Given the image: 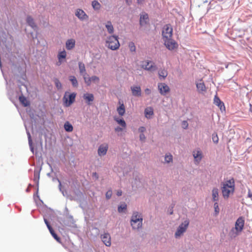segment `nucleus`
<instances>
[{
  "label": "nucleus",
  "instance_id": "obj_1",
  "mask_svg": "<svg viewBox=\"0 0 252 252\" xmlns=\"http://www.w3.org/2000/svg\"><path fill=\"white\" fill-rule=\"evenodd\" d=\"M221 189L223 197L227 199L232 195L235 190V181L233 178L224 181L221 184Z\"/></svg>",
  "mask_w": 252,
  "mask_h": 252
},
{
  "label": "nucleus",
  "instance_id": "obj_2",
  "mask_svg": "<svg viewBox=\"0 0 252 252\" xmlns=\"http://www.w3.org/2000/svg\"><path fill=\"white\" fill-rule=\"evenodd\" d=\"M245 223L244 219L241 217L236 220L235 227L232 228L229 233V236L231 238L236 237L242 231Z\"/></svg>",
  "mask_w": 252,
  "mask_h": 252
},
{
  "label": "nucleus",
  "instance_id": "obj_3",
  "mask_svg": "<svg viewBox=\"0 0 252 252\" xmlns=\"http://www.w3.org/2000/svg\"><path fill=\"white\" fill-rule=\"evenodd\" d=\"M106 46L112 50L118 49L120 46L118 36L111 35L108 37L106 40Z\"/></svg>",
  "mask_w": 252,
  "mask_h": 252
},
{
  "label": "nucleus",
  "instance_id": "obj_4",
  "mask_svg": "<svg viewBox=\"0 0 252 252\" xmlns=\"http://www.w3.org/2000/svg\"><path fill=\"white\" fill-rule=\"evenodd\" d=\"M142 218L140 214L137 212L133 213L131 220V225L134 229H138L142 225Z\"/></svg>",
  "mask_w": 252,
  "mask_h": 252
},
{
  "label": "nucleus",
  "instance_id": "obj_5",
  "mask_svg": "<svg viewBox=\"0 0 252 252\" xmlns=\"http://www.w3.org/2000/svg\"><path fill=\"white\" fill-rule=\"evenodd\" d=\"M76 94L74 93L70 94L66 92L63 98V105L65 107L70 106L74 101Z\"/></svg>",
  "mask_w": 252,
  "mask_h": 252
},
{
  "label": "nucleus",
  "instance_id": "obj_6",
  "mask_svg": "<svg viewBox=\"0 0 252 252\" xmlns=\"http://www.w3.org/2000/svg\"><path fill=\"white\" fill-rule=\"evenodd\" d=\"M162 35L163 40L172 37L173 28L170 24H166L164 26L162 31Z\"/></svg>",
  "mask_w": 252,
  "mask_h": 252
},
{
  "label": "nucleus",
  "instance_id": "obj_7",
  "mask_svg": "<svg viewBox=\"0 0 252 252\" xmlns=\"http://www.w3.org/2000/svg\"><path fill=\"white\" fill-rule=\"evenodd\" d=\"M164 45L170 51H174L178 48V43L172 37L163 40Z\"/></svg>",
  "mask_w": 252,
  "mask_h": 252
},
{
  "label": "nucleus",
  "instance_id": "obj_8",
  "mask_svg": "<svg viewBox=\"0 0 252 252\" xmlns=\"http://www.w3.org/2000/svg\"><path fill=\"white\" fill-rule=\"evenodd\" d=\"M140 66L143 69L150 71H155L157 69L155 63L149 60H145L141 62Z\"/></svg>",
  "mask_w": 252,
  "mask_h": 252
},
{
  "label": "nucleus",
  "instance_id": "obj_9",
  "mask_svg": "<svg viewBox=\"0 0 252 252\" xmlns=\"http://www.w3.org/2000/svg\"><path fill=\"white\" fill-rule=\"evenodd\" d=\"M189 223V220H186L179 225L175 234V236L176 238L180 237L186 231Z\"/></svg>",
  "mask_w": 252,
  "mask_h": 252
},
{
  "label": "nucleus",
  "instance_id": "obj_10",
  "mask_svg": "<svg viewBox=\"0 0 252 252\" xmlns=\"http://www.w3.org/2000/svg\"><path fill=\"white\" fill-rule=\"evenodd\" d=\"M158 89L161 95H165L170 92V88L167 85L164 83L158 84Z\"/></svg>",
  "mask_w": 252,
  "mask_h": 252
},
{
  "label": "nucleus",
  "instance_id": "obj_11",
  "mask_svg": "<svg viewBox=\"0 0 252 252\" xmlns=\"http://www.w3.org/2000/svg\"><path fill=\"white\" fill-rule=\"evenodd\" d=\"M83 78L84 79L85 83L87 86H90L92 82L98 83L99 81V79L96 76H93L91 77H87V75H83Z\"/></svg>",
  "mask_w": 252,
  "mask_h": 252
},
{
  "label": "nucleus",
  "instance_id": "obj_12",
  "mask_svg": "<svg viewBox=\"0 0 252 252\" xmlns=\"http://www.w3.org/2000/svg\"><path fill=\"white\" fill-rule=\"evenodd\" d=\"M193 157L194 161L197 164L201 161L203 155L201 151L199 149L195 150L192 152Z\"/></svg>",
  "mask_w": 252,
  "mask_h": 252
},
{
  "label": "nucleus",
  "instance_id": "obj_13",
  "mask_svg": "<svg viewBox=\"0 0 252 252\" xmlns=\"http://www.w3.org/2000/svg\"><path fill=\"white\" fill-rule=\"evenodd\" d=\"M75 16L81 21L87 20L89 18L86 13L81 9H77L76 10Z\"/></svg>",
  "mask_w": 252,
  "mask_h": 252
},
{
  "label": "nucleus",
  "instance_id": "obj_14",
  "mask_svg": "<svg viewBox=\"0 0 252 252\" xmlns=\"http://www.w3.org/2000/svg\"><path fill=\"white\" fill-rule=\"evenodd\" d=\"M101 238L103 243L108 247L111 246V237L109 233H104L101 236Z\"/></svg>",
  "mask_w": 252,
  "mask_h": 252
},
{
  "label": "nucleus",
  "instance_id": "obj_15",
  "mask_svg": "<svg viewBox=\"0 0 252 252\" xmlns=\"http://www.w3.org/2000/svg\"><path fill=\"white\" fill-rule=\"evenodd\" d=\"M214 103L218 106L221 111H225V108L223 102L220 100L217 95L214 97Z\"/></svg>",
  "mask_w": 252,
  "mask_h": 252
},
{
  "label": "nucleus",
  "instance_id": "obj_16",
  "mask_svg": "<svg viewBox=\"0 0 252 252\" xmlns=\"http://www.w3.org/2000/svg\"><path fill=\"white\" fill-rule=\"evenodd\" d=\"M108 146L107 144L101 145L98 149V154L100 156L106 155L108 150Z\"/></svg>",
  "mask_w": 252,
  "mask_h": 252
},
{
  "label": "nucleus",
  "instance_id": "obj_17",
  "mask_svg": "<svg viewBox=\"0 0 252 252\" xmlns=\"http://www.w3.org/2000/svg\"><path fill=\"white\" fill-rule=\"evenodd\" d=\"M131 90L133 95L140 96L141 95V89L140 86L131 87Z\"/></svg>",
  "mask_w": 252,
  "mask_h": 252
},
{
  "label": "nucleus",
  "instance_id": "obj_18",
  "mask_svg": "<svg viewBox=\"0 0 252 252\" xmlns=\"http://www.w3.org/2000/svg\"><path fill=\"white\" fill-rule=\"evenodd\" d=\"M83 98L88 105H90L91 102L94 100V96L92 94H85L83 95Z\"/></svg>",
  "mask_w": 252,
  "mask_h": 252
},
{
  "label": "nucleus",
  "instance_id": "obj_19",
  "mask_svg": "<svg viewBox=\"0 0 252 252\" xmlns=\"http://www.w3.org/2000/svg\"><path fill=\"white\" fill-rule=\"evenodd\" d=\"M196 85L197 91L199 93H202L206 92V88L204 82H203L202 80H200V82L197 83Z\"/></svg>",
  "mask_w": 252,
  "mask_h": 252
},
{
  "label": "nucleus",
  "instance_id": "obj_20",
  "mask_svg": "<svg viewBox=\"0 0 252 252\" xmlns=\"http://www.w3.org/2000/svg\"><path fill=\"white\" fill-rule=\"evenodd\" d=\"M149 20V16L147 13H143L140 15V24L141 26L146 24Z\"/></svg>",
  "mask_w": 252,
  "mask_h": 252
},
{
  "label": "nucleus",
  "instance_id": "obj_21",
  "mask_svg": "<svg viewBox=\"0 0 252 252\" xmlns=\"http://www.w3.org/2000/svg\"><path fill=\"white\" fill-rule=\"evenodd\" d=\"M212 195L213 201H218L219 200V195L218 189L216 188L213 189L212 190Z\"/></svg>",
  "mask_w": 252,
  "mask_h": 252
},
{
  "label": "nucleus",
  "instance_id": "obj_22",
  "mask_svg": "<svg viewBox=\"0 0 252 252\" xmlns=\"http://www.w3.org/2000/svg\"><path fill=\"white\" fill-rule=\"evenodd\" d=\"M75 44V41L73 39H70L67 40L66 42V48L67 50H71L73 49Z\"/></svg>",
  "mask_w": 252,
  "mask_h": 252
},
{
  "label": "nucleus",
  "instance_id": "obj_23",
  "mask_svg": "<svg viewBox=\"0 0 252 252\" xmlns=\"http://www.w3.org/2000/svg\"><path fill=\"white\" fill-rule=\"evenodd\" d=\"M119 104L120 105L117 108V111L119 115L122 116L125 114L126 112L125 107L123 103H121L120 101H119Z\"/></svg>",
  "mask_w": 252,
  "mask_h": 252
},
{
  "label": "nucleus",
  "instance_id": "obj_24",
  "mask_svg": "<svg viewBox=\"0 0 252 252\" xmlns=\"http://www.w3.org/2000/svg\"><path fill=\"white\" fill-rule=\"evenodd\" d=\"M145 117L147 118H150L154 115V110L151 107H149L145 109Z\"/></svg>",
  "mask_w": 252,
  "mask_h": 252
},
{
  "label": "nucleus",
  "instance_id": "obj_25",
  "mask_svg": "<svg viewBox=\"0 0 252 252\" xmlns=\"http://www.w3.org/2000/svg\"><path fill=\"white\" fill-rule=\"evenodd\" d=\"M114 120L117 122V123L121 126L123 128H125L126 127V123L123 119L119 118L116 116L114 117Z\"/></svg>",
  "mask_w": 252,
  "mask_h": 252
},
{
  "label": "nucleus",
  "instance_id": "obj_26",
  "mask_svg": "<svg viewBox=\"0 0 252 252\" xmlns=\"http://www.w3.org/2000/svg\"><path fill=\"white\" fill-rule=\"evenodd\" d=\"M27 22L33 29H36L37 27L34 22L33 19L30 16L27 17Z\"/></svg>",
  "mask_w": 252,
  "mask_h": 252
},
{
  "label": "nucleus",
  "instance_id": "obj_27",
  "mask_svg": "<svg viewBox=\"0 0 252 252\" xmlns=\"http://www.w3.org/2000/svg\"><path fill=\"white\" fill-rule=\"evenodd\" d=\"M105 27L107 29V32L109 33L112 34L114 32V28L110 21H108L106 23Z\"/></svg>",
  "mask_w": 252,
  "mask_h": 252
},
{
  "label": "nucleus",
  "instance_id": "obj_28",
  "mask_svg": "<svg viewBox=\"0 0 252 252\" xmlns=\"http://www.w3.org/2000/svg\"><path fill=\"white\" fill-rule=\"evenodd\" d=\"M79 72L83 76V75H86V71L85 69V64L79 62Z\"/></svg>",
  "mask_w": 252,
  "mask_h": 252
},
{
  "label": "nucleus",
  "instance_id": "obj_29",
  "mask_svg": "<svg viewBox=\"0 0 252 252\" xmlns=\"http://www.w3.org/2000/svg\"><path fill=\"white\" fill-rule=\"evenodd\" d=\"M64 128L67 132H71L73 131V126L69 122H66L64 125Z\"/></svg>",
  "mask_w": 252,
  "mask_h": 252
},
{
  "label": "nucleus",
  "instance_id": "obj_30",
  "mask_svg": "<svg viewBox=\"0 0 252 252\" xmlns=\"http://www.w3.org/2000/svg\"><path fill=\"white\" fill-rule=\"evenodd\" d=\"M20 102L24 106H28L30 103L27 98L23 95L20 96L19 98Z\"/></svg>",
  "mask_w": 252,
  "mask_h": 252
},
{
  "label": "nucleus",
  "instance_id": "obj_31",
  "mask_svg": "<svg viewBox=\"0 0 252 252\" xmlns=\"http://www.w3.org/2000/svg\"><path fill=\"white\" fill-rule=\"evenodd\" d=\"M66 56V53L65 50L61 51L59 53L58 55V58L60 63H62V59H65Z\"/></svg>",
  "mask_w": 252,
  "mask_h": 252
},
{
  "label": "nucleus",
  "instance_id": "obj_32",
  "mask_svg": "<svg viewBox=\"0 0 252 252\" xmlns=\"http://www.w3.org/2000/svg\"><path fill=\"white\" fill-rule=\"evenodd\" d=\"M69 80L71 82L73 87H77L78 86V81L75 76H70L69 77Z\"/></svg>",
  "mask_w": 252,
  "mask_h": 252
},
{
  "label": "nucleus",
  "instance_id": "obj_33",
  "mask_svg": "<svg viewBox=\"0 0 252 252\" xmlns=\"http://www.w3.org/2000/svg\"><path fill=\"white\" fill-rule=\"evenodd\" d=\"M158 75L159 77H162L163 79L166 77L168 75L167 70L165 69H162L159 70L158 72Z\"/></svg>",
  "mask_w": 252,
  "mask_h": 252
},
{
  "label": "nucleus",
  "instance_id": "obj_34",
  "mask_svg": "<svg viewBox=\"0 0 252 252\" xmlns=\"http://www.w3.org/2000/svg\"><path fill=\"white\" fill-rule=\"evenodd\" d=\"M92 6L95 10H98L100 8V3L96 0H94L92 1Z\"/></svg>",
  "mask_w": 252,
  "mask_h": 252
},
{
  "label": "nucleus",
  "instance_id": "obj_35",
  "mask_svg": "<svg viewBox=\"0 0 252 252\" xmlns=\"http://www.w3.org/2000/svg\"><path fill=\"white\" fill-rule=\"evenodd\" d=\"M34 199L35 202L36 204V205H41L42 204H43V202L41 200H40L39 196H38V195L34 196Z\"/></svg>",
  "mask_w": 252,
  "mask_h": 252
},
{
  "label": "nucleus",
  "instance_id": "obj_36",
  "mask_svg": "<svg viewBox=\"0 0 252 252\" xmlns=\"http://www.w3.org/2000/svg\"><path fill=\"white\" fill-rule=\"evenodd\" d=\"M128 47L131 52H135L136 50V47L135 44L133 42H130L128 44Z\"/></svg>",
  "mask_w": 252,
  "mask_h": 252
},
{
  "label": "nucleus",
  "instance_id": "obj_37",
  "mask_svg": "<svg viewBox=\"0 0 252 252\" xmlns=\"http://www.w3.org/2000/svg\"><path fill=\"white\" fill-rule=\"evenodd\" d=\"M212 140L215 143L217 144L218 143L219 137L217 133H214L212 134Z\"/></svg>",
  "mask_w": 252,
  "mask_h": 252
},
{
  "label": "nucleus",
  "instance_id": "obj_38",
  "mask_svg": "<svg viewBox=\"0 0 252 252\" xmlns=\"http://www.w3.org/2000/svg\"><path fill=\"white\" fill-rule=\"evenodd\" d=\"M165 161L167 163H169L172 161V156L171 154L166 155L165 156Z\"/></svg>",
  "mask_w": 252,
  "mask_h": 252
},
{
  "label": "nucleus",
  "instance_id": "obj_39",
  "mask_svg": "<svg viewBox=\"0 0 252 252\" xmlns=\"http://www.w3.org/2000/svg\"><path fill=\"white\" fill-rule=\"evenodd\" d=\"M127 206H119L118 207V212L119 213H125L126 210Z\"/></svg>",
  "mask_w": 252,
  "mask_h": 252
},
{
  "label": "nucleus",
  "instance_id": "obj_40",
  "mask_svg": "<svg viewBox=\"0 0 252 252\" xmlns=\"http://www.w3.org/2000/svg\"><path fill=\"white\" fill-rule=\"evenodd\" d=\"M39 179V173L38 172H34L33 180L35 182L38 183Z\"/></svg>",
  "mask_w": 252,
  "mask_h": 252
},
{
  "label": "nucleus",
  "instance_id": "obj_41",
  "mask_svg": "<svg viewBox=\"0 0 252 252\" xmlns=\"http://www.w3.org/2000/svg\"><path fill=\"white\" fill-rule=\"evenodd\" d=\"M55 85H56V87L58 89H61V88H62V84H61V83L60 82V81L58 79H56L55 80Z\"/></svg>",
  "mask_w": 252,
  "mask_h": 252
},
{
  "label": "nucleus",
  "instance_id": "obj_42",
  "mask_svg": "<svg viewBox=\"0 0 252 252\" xmlns=\"http://www.w3.org/2000/svg\"><path fill=\"white\" fill-rule=\"evenodd\" d=\"M50 233L51 234V235L55 239H56L58 242H60V237L58 236V235L55 232L54 230L51 232Z\"/></svg>",
  "mask_w": 252,
  "mask_h": 252
},
{
  "label": "nucleus",
  "instance_id": "obj_43",
  "mask_svg": "<svg viewBox=\"0 0 252 252\" xmlns=\"http://www.w3.org/2000/svg\"><path fill=\"white\" fill-rule=\"evenodd\" d=\"M112 195V190L110 189L108 190L106 193V197L107 199H110Z\"/></svg>",
  "mask_w": 252,
  "mask_h": 252
},
{
  "label": "nucleus",
  "instance_id": "obj_44",
  "mask_svg": "<svg viewBox=\"0 0 252 252\" xmlns=\"http://www.w3.org/2000/svg\"><path fill=\"white\" fill-rule=\"evenodd\" d=\"M182 126L184 129H186L188 126V123L187 121H184L182 122Z\"/></svg>",
  "mask_w": 252,
  "mask_h": 252
},
{
  "label": "nucleus",
  "instance_id": "obj_45",
  "mask_svg": "<svg viewBox=\"0 0 252 252\" xmlns=\"http://www.w3.org/2000/svg\"><path fill=\"white\" fill-rule=\"evenodd\" d=\"M138 130L140 132L142 133L146 130V128L144 126H141L139 128Z\"/></svg>",
  "mask_w": 252,
  "mask_h": 252
},
{
  "label": "nucleus",
  "instance_id": "obj_46",
  "mask_svg": "<svg viewBox=\"0 0 252 252\" xmlns=\"http://www.w3.org/2000/svg\"><path fill=\"white\" fill-rule=\"evenodd\" d=\"M145 139H146V137H145V135L143 133L140 134V139L141 141H144Z\"/></svg>",
  "mask_w": 252,
  "mask_h": 252
},
{
  "label": "nucleus",
  "instance_id": "obj_47",
  "mask_svg": "<svg viewBox=\"0 0 252 252\" xmlns=\"http://www.w3.org/2000/svg\"><path fill=\"white\" fill-rule=\"evenodd\" d=\"M123 130V128L122 127H120L119 126H118L115 128V130L116 132L122 131Z\"/></svg>",
  "mask_w": 252,
  "mask_h": 252
},
{
  "label": "nucleus",
  "instance_id": "obj_48",
  "mask_svg": "<svg viewBox=\"0 0 252 252\" xmlns=\"http://www.w3.org/2000/svg\"><path fill=\"white\" fill-rule=\"evenodd\" d=\"M28 139H29V144L32 145V138H31V136L29 132L28 133Z\"/></svg>",
  "mask_w": 252,
  "mask_h": 252
},
{
  "label": "nucleus",
  "instance_id": "obj_49",
  "mask_svg": "<svg viewBox=\"0 0 252 252\" xmlns=\"http://www.w3.org/2000/svg\"><path fill=\"white\" fill-rule=\"evenodd\" d=\"M220 211V209L219 208V206H216L215 207V211L216 212V215H218Z\"/></svg>",
  "mask_w": 252,
  "mask_h": 252
},
{
  "label": "nucleus",
  "instance_id": "obj_50",
  "mask_svg": "<svg viewBox=\"0 0 252 252\" xmlns=\"http://www.w3.org/2000/svg\"><path fill=\"white\" fill-rule=\"evenodd\" d=\"M117 195L118 196H120L122 195V191L121 190L119 189L116 192Z\"/></svg>",
  "mask_w": 252,
  "mask_h": 252
},
{
  "label": "nucleus",
  "instance_id": "obj_51",
  "mask_svg": "<svg viewBox=\"0 0 252 252\" xmlns=\"http://www.w3.org/2000/svg\"><path fill=\"white\" fill-rule=\"evenodd\" d=\"M151 91L149 89L147 88L145 90V93L147 94H149L151 93Z\"/></svg>",
  "mask_w": 252,
  "mask_h": 252
},
{
  "label": "nucleus",
  "instance_id": "obj_52",
  "mask_svg": "<svg viewBox=\"0 0 252 252\" xmlns=\"http://www.w3.org/2000/svg\"><path fill=\"white\" fill-rule=\"evenodd\" d=\"M47 227H48L50 233L54 231L53 228L51 227V226L50 225H48Z\"/></svg>",
  "mask_w": 252,
  "mask_h": 252
},
{
  "label": "nucleus",
  "instance_id": "obj_53",
  "mask_svg": "<svg viewBox=\"0 0 252 252\" xmlns=\"http://www.w3.org/2000/svg\"><path fill=\"white\" fill-rule=\"evenodd\" d=\"M126 3V4L128 5H130L131 2H132V1L131 0H125Z\"/></svg>",
  "mask_w": 252,
  "mask_h": 252
},
{
  "label": "nucleus",
  "instance_id": "obj_54",
  "mask_svg": "<svg viewBox=\"0 0 252 252\" xmlns=\"http://www.w3.org/2000/svg\"><path fill=\"white\" fill-rule=\"evenodd\" d=\"M145 0H137V2L138 4L142 3L143 1H144Z\"/></svg>",
  "mask_w": 252,
  "mask_h": 252
},
{
  "label": "nucleus",
  "instance_id": "obj_55",
  "mask_svg": "<svg viewBox=\"0 0 252 252\" xmlns=\"http://www.w3.org/2000/svg\"><path fill=\"white\" fill-rule=\"evenodd\" d=\"M44 221H45V223H46L47 226H48V225H50L46 219H44Z\"/></svg>",
  "mask_w": 252,
  "mask_h": 252
},
{
  "label": "nucleus",
  "instance_id": "obj_56",
  "mask_svg": "<svg viewBox=\"0 0 252 252\" xmlns=\"http://www.w3.org/2000/svg\"><path fill=\"white\" fill-rule=\"evenodd\" d=\"M248 196H249L250 197H252V193H251L250 192H249Z\"/></svg>",
  "mask_w": 252,
  "mask_h": 252
},
{
  "label": "nucleus",
  "instance_id": "obj_57",
  "mask_svg": "<svg viewBox=\"0 0 252 252\" xmlns=\"http://www.w3.org/2000/svg\"><path fill=\"white\" fill-rule=\"evenodd\" d=\"M173 213V211L172 209L170 210V214H172Z\"/></svg>",
  "mask_w": 252,
  "mask_h": 252
},
{
  "label": "nucleus",
  "instance_id": "obj_58",
  "mask_svg": "<svg viewBox=\"0 0 252 252\" xmlns=\"http://www.w3.org/2000/svg\"><path fill=\"white\" fill-rule=\"evenodd\" d=\"M217 204H218V203H217V202H216V203H215V205H216Z\"/></svg>",
  "mask_w": 252,
  "mask_h": 252
}]
</instances>
